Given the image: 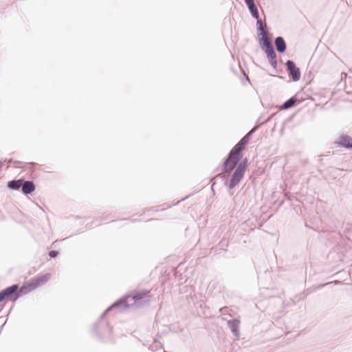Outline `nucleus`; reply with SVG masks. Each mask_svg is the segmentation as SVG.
<instances>
[{"instance_id":"f03ea898","label":"nucleus","mask_w":352,"mask_h":352,"mask_svg":"<svg viewBox=\"0 0 352 352\" xmlns=\"http://www.w3.org/2000/svg\"><path fill=\"white\" fill-rule=\"evenodd\" d=\"M121 298H125L124 303L123 305H126L123 307H118L120 311H122L127 308L135 307L141 308L151 300L150 290L142 289L140 291L133 292L131 294H126Z\"/></svg>"},{"instance_id":"b1692460","label":"nucleus","mask_w":352,"mask_h":352,"mask_svg":"<svg viewBox=\"0 0 352 352\" xmlns=\"http://www.w3.org/2000/svg\"><path fill=\"white\" fill-rule=\"evenodd\" d=\"M12 162L14 164V168H19V164H21V162L18 160H13Z\"/></svg>"},{"instance_id":"a211bd4d","label":"nucleus","mask_w":352,"mask_h":352,"mask_svg":"<svg viewBox=\"0 0 352 352\" xmlns=\"http://www.w3.org/2000/svg\"><path fill=\"white\" fill-rule=\"evenodd\" d=\"M160 338V336L157 335L154 342L148 346L149 350H151L153 352H156L163 349V344L160 341H158V338Z\"/></svg>"},{"instance_id":"f3484780","label":"nucleus","mask_w":352,"mask_h":352,"mask_svg":"<svg viewBox=\"0 0 352 352\" xmlns=\"http://www.w3.org/2000/svg\"><path fill=\"white\" fill-rule=\"evenodd\" d=\"M23 178L12 179L7 183V188L12 190H21Z\"/></svg>"},{"instance_id":"473e14b6","label":"nucleus","mask_w":352,"mask_h":352,"mask_svg":"<svg viewBox=\"0 0 352 352\" xmlns=\"http://www.w3.org/2000/svg\"><path fill=\"white\" fill-rule=\"evenodd\" d=\"M31 164H32V165H35V164H36V163H34V162H32Z\"/></svg>"},{"instance_id":"9d476101","label":"nucleus","mask_w":352,"mask_h":352,"mask_svg":"<svg viewBox=\"0 0 352 352\" xmlns=\"http://www.w3.org/2000/svg\"><path fill=\"white\" fill-rule=\"evenodd\" d=\"M201 298V295L199 296L195 294L191 293L186 296V303L190 311L195 312V308H197V301H199Z\"/></svg>"},{"instance_id":"a878e982","label":"nucleus","mask_w":352,"mask_h":352,"mask_svg":"<svg viewBox=\"0 0 352 352\" xmlns=\"http://www.w3.org/2000/svg\"><path fill=\"white\" fill-rule=\"evenodd\" d=\"M246 6H250L252 3H254V0H243Z\"/></svg>"},{"instance_id":"4468645a","label":"nucleus","mask_w":352,"mask_h":352,"mask_svg":"<svg viewBox=\"0 0 352 352\" xmlns=\"http://www.w3.org/2000/svg\"><path fill=\"white\" fill-rule=\"evenodd\" d=\"M35 289L30 280L24 283L21 287L18 289V296L20 298L23 295H26Z\"/></svg>"},{"instance_id":"20e7f679","label":"nucleus","mask_w":352,"mask_h":352,"mask_svg":"<svg viewBox=\"0 0 352 352\" xmlns=\"http://www.w3.org/2000/svg\"><path fill=\"white\" fill-rule=\"evenodd\" d=\"M246 149V146L241 144V143L238 142L229 151L225 158L222 166V171L232 173L236 164L239 163V162L244 159L243 158V151Z\"/></svg>"},{"instance_id":"423d86ee","label":"nucleus","mask_w":352,"mask_h":352,"mask_svg":"<svg viewBox=\"0 0 352 352\" xmlns=\"http://www.w3.org/2000/svg\"><path fill=\"white\" fill-rule=\"evenodd\" d=\"M257 35L259 45L266 56L275 51L272 44L270 41L267 32L264 30L261 32H257Z\"/></svg>"},{"instance_id":"0eeeda50","label":"nucleus","mask_w":352,"mask_h":352,"mask_svg":"<svg viewBox=\"0 0 352 352\" xmlns=\"http://www.w3.org/2000/svg\"><path fill=\"white\" fill-rule=\"evenodd\" d=\"M285 67L289 78L294 82H298L301 77L300 69L296 66V63L292 60H287L285 63Z\"/></svg>"},{"instance_id":"7ed1b4c3","label":"nucleus","mask_w":352,"mask_h":352,"mask_svg":"<svg viewBox=\"0 0 352 352\" xmlns=\"http://www.w3.org/2000/svg\"><path fill=\"white\" fill-rule=\"evenodd\" d=\"M248 163V158L245 157L239 163L236 164L232 175H230L231 173L224 172L225 174L222 176V179L224 180L225 186H228L229 189L234 188L243 178Z\"/></svg>"},{"instance_id":"2f4dec72","label":"nucleus","mask_w":352,"mask_h":352,"mask_svg":"<svg viewBox=\"0 0 352 352\" xmlns=\"http://www.w3.org/2000/svg\"><path fill=\"white\" fill-rule=\"evenodd\" d=\"M273 115L270 116V117L267 119V121L270 120L272 118Z\"/></svg>"},{"instance_id":"5701e85b","label":"nucleus","mask_w":352,"mask_h":352,"mask_svg":"<svg viewBox=\"0 0 352 352\" xmlns=\"http://www.w3.org/2000/svg\"><path fill=\"white\" fill-rule=\"evenodd\" d=\"M256 128L253 127L252 129H250L247 133V135H249V138H252L253 134L256 132Z\"/></svg>"},{"instance_id":"bb28decb","label":"nucleus","mask_w":352,"mask_h":352,"mask_svg":"<svg viewBox=\"0 0 352 352\" xmlns=\"http://www.w3.org/2000/svg\"><path fill=\"white\" fill-rule=\"evenodd\" d=\"M12 161H13L12 159H5L3 162L9 164L10 162H12Z\"/></svg>"},{"instance_id":"6e6552de","label":"nucleus","mask_w":352,"mask_h":352,"mask_svg":"<svg viewBox=\"0 0 352 352\" xmlns=\"http://www.w3.org/2000/svg\"><path fill=\"white\" fill-rule=\"evenodd\" d=\"M249 12L251 14V16L256 20V32H261L263 31V27L262 25V20L259 15V11L255 3L250 4V6H247Z\"/></svg>"},{"instance_id":"dca6fc26","label":"nucleus","mask_w":352,"mask_h":352,"mask_svg":"<svg viewBox=\"0 0 352 352\" xmlns=\"http://www.w3.org/2000/svg\"><path fill=\"white\" fill-rule=\"evenodd\" d=\"M301 102V100H300L297 95L293 96L286 101H285L282 107L285 110H287L293 107H295Z\"/></svg>"},{"instance_id":"c756f323","label":"nucleus","mask_w":352,"mask_h":352,"mask_svg":"<svg viewBox=\"0 0 352 352\" xmlns=\"http://www.w3.org/2000/svg\"><path fill=\"white\" fill-rule=\"evenodd\" d=\"M319 157H320V158H319V161H320V162H322V156H319Z\"/></svg>"},{"instance_id":"1a4fd4ad","label":"nucleus","mask_w":352,"mask_h":352,"mask_svg":"<svg viewBox=\"0 0 352 352\" xmlns=\"http://www.w3.org/2000/svg\"><path fill=\"white\" fill-rule=\"evenodd\" d=\"M50 276H51V275L50 273L38 274V275L30 279V281L32 282L34 288L36 289L38 287L46 283L50 280Z\"/></svg>"},{"instance_id":"aec40b11","label":"nucleus","mask_w":352,"mask_h":352,"mask_svg":"<svg viewBox=\"0 0 352 352\" xmlns=\"http://www.w3.org/2000/svg\"><path fill=\"white\" fill-rule=\"evenodd\" d=\"M205 307H206L205 302H204V300L202 299H199V301H197V308H195V311H197L198 314H199L198 311V308H199L201 310H203Z\"/></svg>"},{"instance_id":"2eb2a0df","label":"nucleus","mask_w":352,"mask_h":352,"mask_svg":"<svg viewBox=\"0 0 352 352\" xmlns=\"http://www.w3.org/2000/svg\"><path fill=\"white\" fill-rule=\"evenodd\" d=\"M239 324L240 320L236 318H234L228 321V326L230 328L233 335L239 339Z\"/></svg>"},{"instance_id":"7c9ffc66","label":"nucleus","mask_w":352,"mask_h":352,"mask_svg":"<svg viewBox=\"0 0 352 352\" xmlns=\"http://www.w3.org/2000/svg\"><path fill=\"white\" fill-rule=\"evenodd\" d=\"M106 219H107V217H105L102 218V219H101V221H104V220H106Z\"/></svg>"},{"instance_id":"9b49d317","label":"nucleus","mask_w":352,"mask_h":352,"mask_svg":"<svg viewBox=\"0 0 352 352\" xmlns=\"http://www.w3.org/2000/svg\"><path fill=\"white\" fill-rule=\"evenodd\" d=\"M36 189L35 184L32 180H25L23 178L21 191L25 195H31Z\"/></svg>"},{"instance_id":"6ab92c4d","label":"nucleus","mask_w":352,"mask_h":352,"mask_svg":"<svg viewBox=\"0 0 352 352\" xmlns=\"http://www.w3.org/2000/svg\"><path fill=\"white\" fill-rule=\"evenodd\" d=\"M271 66L276 69L277 67L278 62H277V55L276 54V52L274 51L273 52L269 54L266 56Z\"/></svg>"},{"instance_id":"ddd939ff","label":"nucleus","mask_w":352,"mask_h":352,"mask_svg":"<svg viewBox=\"0 0 352 352\" xmlns=\"http://www.w3.org/2000/svg\"><path fill=\"white\" fill-rule=\"evenodd\" d=\"M274 45L276 47V51L280 54H284L287 50V43L285 41V38L278 36L274 38Z\"/></svg>"},{"instance_id":"f257e3e1","label":"nucleus","mask_w":352,"mask_h":352,"mask_svg":"<svg viewBox=\"0 0 352 352\" xmlns=\"http://www.w3.org/2000/svg\"><path fill=\"white\" fill-rule=\"evenodd\" d=\"M125 298H120L112 303L101 314L98 322L93 327V332L96 334L97 338L102 341H105V337L110 335L113 332V327L110 326L109 322L105 319L106 316L111 311L118 307H123L126 306L123 305L124 303Z\"/></svg>"},{"instance_id":"f8f14e48","label":"nucleus","mask_w":352,"mask_h":352,"mask_svg":"<svg viewBox=\"0 0 352 352\" xmlns=\"http://www.w3.org/2000/svg\"><path fill=\"white\" fill-rule=\"evenodd\" d=\"M336 142L344 148H352V138L348 135H340Z\"/></svg>"},{"instance_id":"39448f33","label":"nucleus","mask_w":352,"mask_h":352,"mask_svg":"<svg viewBox=\"0 0 352 352\" xmlns=\"http://www.w3.org/2000/svg\"><path fill=\"white\" fill-rule=\"evenodd\" d=\"M19 284H12L0 291V303L6 300L10 302H16L18 296Z\"/></svg>"},{"instance_id":"412c9836","label":"nucleus","mask_w":352,"mask_h":352,"mask_svg":"<svg viewBox=\"0 0 352 352\" xmlns=\"http://www.w3.org/2000/svg\"><path fill=\"white\" fill-rule=\"evenodd\" d=\"M251 140L250 138H249V135H247L246 134L239 141L241 144L246 146L248 142Z\"/></svg>"},{"instance_id":"393cba45","label":"nucleus","mask_w":352,"mask_h":352,"mask_svg":"<svg viewBox=\"0 0 352 352\" xmlns=\"http://www.w3.org/2000/svg\"><path fill=\"white\" fill-rule=\"evenodd\" d=\"M219 245H220L221 247H223V246H225V245H228V241H227L226 239H223L220 241Z\"/></svg>"},{"instance_id":"c85d7f7f","label":"nucleus","mask_w":352,"mask_h":352,"mask_svg":"<svg viewBox=\"0 0 352 352\" xmlns=\"http://www.w3.org/2000/svg\"><path fill=\"white\" fill-rule=\"evenodd\" d=\"M3 166V162L0 161V170L2 168Z\"/></svg>"},{"instance_id":"72a5a7b5","label":"nucleus","mask_w":352,"mask_h":352,"mask_svg":"<svg viewBox=\"0 0 352 352\" xmlns=\"http://www.w3.org/2000/svg\"><path fill=\"white\" fill-rule=\"evenodd\" d=\"M12 308H13V306L10 307V311L12 310Z\"/></svg>"},{"instance_id":"4be33fe9","label":"nucleus","mask_w":352,"mask_h":352,"mask_svg":"<svg viewBox=\"0 0 352 352\" xmlns=\"http://www.w3.org/2000/svg\"><path fill=\"white\" fill-rule=\"evenodd\" d=\"M60 254V252L58 250H51L48 252V256L51 258H56Z\"/></svg>"},{"instance_id":"cd10ccee","label":"nucleus","mask_w":352,"mask_h":352,"mask_svg":"<svg viewBox=\"0 0 352 352\" xmlns=\"http://www.w3.org/2000/svg\"><path fill=\"white\" fill-rule=\"evenodd\" d=\"M92 224H93V223H92V222H91V223H87V224L86 225V228H87V229H90V228H91V226H92Z\"/></svg>"}]
</instances>
